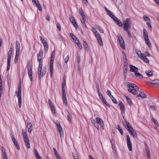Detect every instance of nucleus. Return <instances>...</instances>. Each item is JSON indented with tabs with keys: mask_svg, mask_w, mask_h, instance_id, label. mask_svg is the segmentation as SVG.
<instances>
[{
	"mask_svg": "<svg viewBox=\"0 0 159 159\" xmlns=\"http://www.w3.org/2000/svg\"><path fill=\"white\" fill-rule=\"evenodd\" d=\"M110 98H111V99L113 102L115 104H117L118 103V102L116 100L114 97L113 96H111Z\"/></svg>",
	"mask_w": 159,
	"mask_h": 159,
	"instance_id": "36",
	"label": "nucleus"
},
{
	"mask_svg": "<svg viewBox=\"0 0 159 159\" xmlns=\"http://www.w3.org/2000/svg\"><path fill=\"white\" fill-rule=\"evenodd\" d=\"M39 62V67L38 68V77L39 79L40 80L41 79V73H42V61H40Z\"/></svg>",
	"mask_w": 159,
	"mask_h": 159,
	"instance_id": "5",
	"label": "nucleus"
},
{
	"mask_svg": "<svg viewBox=\"0 0 159 159\" xmlns=\"http://www.w3.org/2000/svg\"><path fill=\"white\" fill-rule=\"evenodd\" d=\"M43 57H41L40 55H37V60L38 61H41Z\"/></svg>",
	"mask_w": 159,
	"mask_h": 159,
	"instance_id": "50",
	"label": "nucleus"
},
{
	"mask_svg": "<svg viewBox=\"0 0 159 159\" xmlns=\"http://www.w3.org/2000/svg\"><path fill=\"white\" fill-rule=\"evenodd\" d=\"M152 121L158 127L159 126L158 122L156 119L154 118H152Z\"/></svg>",
	"mask_w": 159,
	"mask_h": 159,
	"instance_id": "31",
	"label": "nucleus"
},
{
	"mask_svg": "<svg viewBox=\"0 0 159 159\" xmlns=\"http://www.w3.org/2000/svg\"><path fill=\"white\" fill-rule=\"evenodd\" d=\"M92 31L94 34L98 32L96 29L94 27H92Z\"/></svg>",
	"mask_w": 159,
	"mask_h": 159,
	"instance_id": "53",
	"label": "nucleus"
},
{
	"mask_svg": "<svg viewBox=\"0 0 159 159\" xmlns=\"http://www.w3.org/2000/svg\"><path fill=\"white\" fill-rule=\"evenodd\" d=\"M33 2L35 3V5L38 8L39 11H42V7L39 1L38 0H32Z\"/></svg>",
	"mask_w": 159,
	"mask_h": 159,
	"instance_id": "10",
	"label": "nucleus"
},
{
	"mask_svg": "<svg viewBox=\"0 0 159 159\" xmlns=\"http://www.w3.org/2000/svg\"><path fill=\"white\" fill-rule=\"evenodd\" d=\"M139 97H141L143 98H147V95L141 92H140L139 94L137 96V98H138Z\"/></svg>",
	"mask_w": 159,
	"mask_h": 159,
	"instance_id": "20",
	"label": "nucleus"
},
{
	"mask_svg": "<svg viewBox=\"0 0 159 159\" xmlns=\"http://www.w3.org/2000/svg\"><path fill=\"white\" fill-rule=\"evenodd\" d=\"M28 75L30 78L31 81L33 80V76L32 75V69L27 70Z\"/></svg>",
	"mask_w": 159,
	"mask_h": 159,
	"instance_id": "21",
	"label": "nucleus"
},
{
	"mask_svg": "<svg viewBox=\"0 0 159 159\" xmlns=\"http://www.w3.org/2000/svg\"><path fill=\"white\" fill-rule=\"evenodd\" d=\"M66 86V80H64L62 82V94L63 97V103L66 106L67 104L66 95L65 91V87Z\"/></svg>",
	"mask_w": 159,
	"mask_h": 159,
	"instance_id": "1",
	"label": "nucleus"
},
{
	"mask_svg": "<svg viewBox=\"0 0 159 159\" xmlns=\"http://www.w3.org/2000/svg\"><path fill=\"white\" fill-rule=\"evenodd\" d=\"M100 99L108 107H110V105L107 102L103 96Z\"/></svg>",
	"mask_w": 159,
	"mask_h": 159,
	"instance_id": "19",
	"label": "nucleus"
},
{
	"mask_svg": "<svg viewBox=\"0 0 159 159\" xmlns=\"http://www.w3.org/2000/svg\"><path fill=\"white\" fill-rule=\"evenodd\" d=\"M107 93L110 97V98L111 97V96H112V95L111 94V92L109 90H107Z\"/></svg>",
	"mask_w": 159,
	"mask_h": 159,
	"instance_id": "56",
	"label": "nucleus"
},
{
	"mask_svg": "<svg viewBox=\"0 0 159 159\" xmlns=\"http://www.w3.org/2000/svg\"><path fill=\"white\" fill-rule=\"evenodd\" d=\"M93 125L94 126L96 127L97 129L98 130L99 128V126L98 124L97 123H93Z\"/></svg>",
	"mask_w": 159,
	"mask_h": 159,
	"instance_id": "57",
	"label": "nucleus"
},
{
	"mask_svg": "<svg viewBox=\"0 0 159 159\" xmlns=\"http://www.w3.org/2000/svg\"><path fill=\"white\" fill-rule=\"evenodd\" d=\"M13 143L15 146L16 147L17 149L18 150H19L20 148L17 142V141H15V142H13Z\"/></svg>",
	"mask_w": 159,
	"mask_h": 159,
	"instance_id": "39",
	"label": "nucleus"
},
{
	"mask_svg": "<svg viewBox=\"0 0 159 159\" xmlns=\"http://www.w3.org/2000/svg\"><path fill=\"white\" fill-rule=\"evenodd\" d=\"M143 61L146 62L147 63H148L149 61L147 57H146L145 56L144 54L143 56L140 58Z\"/></svg>",
	"mask_w": 159,
	"mask_h": 159,
	"instance_id": "23",
	"label": "nucleus"
},
{
	"mask_svg": "<svg viewBox=\"0 0 159 159\" xmlns=\"http://www.w3.org/2000/svg\"><path fill=\"white\" fill-rule=\"evenodd\" d=\"M145 148L146 152V155L147 158H148V159H151L150 155V150L149 148L147 146V144L146 143L145 144Z\"/></svg>",
	"mask_w": 159,
	"mask_h": 159,
	"instance_id": "17",
	"label": "nucleus"
},
{
	"mask_svg": "<svg viewBox=\"0 0 159 159\" xmlns=\"http://www.w3.org/2000/svg\"><path fill=\"white\" fill-rule=\"evenodd\" d=\"M55 56V51L54 50L53 51H52L51 53V59H54V57Z\"/></svg>",
	"mask_w": 159,
	"mask_h": 159,
	"instance_id": "43",
	"label": "nucleus"
},
{
	"mask_svg": "<svg viewBox=\"0 0 159 159\" xmlns=\"http://www.w3.org/2000/svg\"><path fill=\"white\" fill-rule=\"evenodd\" d=\"M143 18L145 21L146 22H148L149 23V21H150V20L149 18L147 16H144Z\"/></svg>",
	"mask_w": 159,
	"mask_h": 159,
	"instance_id": "38",
	"label": "nucleus"
},
{
	"mask_svg": "<svg viewBox=\"0 0 159 159\" xmlns=\"http://www.w3.org/2000/svg\"><path fill=\"white\" fill-rule=\"evenodd\" d=\"M27 69V70L32 69L31 64L30 62H28Z\"/></svg>",
	"mask_w": 159,
	"mask_h": 159,
	"instance_id": "41",
	"label": "nucleus"
},
{
	"mask_svg": "<svg viewBox=\"0 0 159 159\" xmlns=\"http://www.w3.org/2000/svg\"><path fill=\"white\" fill-rule=\"evenodd\" d=\"M127 102L129 105H132V101L130 98L128 99Z\"/></svg>",
	"mask_w": 159,
	"mask_h": 159,
	"instance_id": "59",
	"label": "nucleus"
},
{
	"mask_svg": "<svg viewBox=\"0 0 159 159\" xmlns=\"http://www.w3.org/2000/svg\"><path fill=\"white\" fill-rule=\"evenodd\" d=\"M15 48L16 53H19L20 52V44L19 42L17 40L16 42Z\"/></svg>",
	"mask_w": 159,
	"mask_h": 159,
	"instance_id": "13",
	"label": "nucleus"
},
{
	"mask_svg": "<svg viewBox=\"0 0 159 159\" xmlns=\"http://www.w3.org/2000/svg\"><path fill=\"white\" fill-rule=\"evenodd\" d=\"M83 42L84 48L85 49V50L88 51L89 50L88 45L87 43L84 40H83Z\"/></svg>",
	"mask_w": 159,
	"mask_h": 159,
	"instance_id": "24",
	"label": "nucleus"
},
{
	"mask_svg": "<svg viewBox=\"0 0 159 159\" xmlns=\"http://www.w3.org/2000/svg\"><path fill=\"white\" fill-rule=\"evenodd\" d=\"M76 43L79 49H82V46L79 41Z\"/></svg>",
	"mask_w": 159,
	"mask_h": 159,
	"instance_id": "44",
	"label": "nucleus"
},
{
	"mask_svg": "<svg viewBox=\"0 0 159 159\" xmlns=\"http://www.w3.org/2000/svg\"><path fill=\"white\" fill-rule=\"evenodd\" d=\"M137 89H131L129 91H128L133 94H137L138 93Z\"/></svg>",
	"mask_w": 159,
	"mask_h": 159,
	"instance_id": "22",
	"label": "nucleus"
},
{
	"mask_svg": "<svg viewBox=\"0 0 159 159\" xmlns=\"http://www.w3.org/2000/svg\"><path fill=\"white\" fill-rule=\"evenodd\" d=\"M19 53H16L15 59V62H16V61H17L19 57Z\"/></svg>",
	"mask_w": 159,
	"mask_h": 159,
	"instance_id": "45",
	"label": "nucleus"
},
{
	"mask_svg": "<svg viewBox=\"0 0 159 159\" xmlns=\"http://www.w3.org/2000/svg\"><path fill=\"white\" fill-rule=\"evenodd\" d=\"M21 88H18V91L17 94V96H21Z\"/></svg>",
	"mask_w": 159,
	"mask_h": 159,
	"instance_id": "40",
	"label": "nucleus"
},
{
	"mask_svg": "<svg viewBox=\"0 0 159 159\" xmlns=\"http://www.w3.org/2000/svg\"><path fill=\"white\" fill-rule=\"evenodd\" d=\"M40 39L42 43H43L46 41L43 38H42L41 36L40 37Z\"/></svg>",
	"mask_w": 159,
	"mask_h": 159,
	"instance_id": "60",
	"label": "nucleus"
},
{
	"mask_svg": "<svg viewBox=\"0 0 159 159\" xmlns=\"http://www.w3.org/2000/svg\"><path fill=\"white\" fill-rule=\"evenodd\" d=\"M145 41H146V43L148 45L149 47L151 46V44L149 42V39H148V40H145Z\"/></svg>",
	"mask_w": 159,
	"mask_h": 159,
	"instance_id": "64",
	"label": "nucleus"
},
{
	"mask_svg": "<svg viewBox=\"0 0 159 159\" xmlns=\"http://www.w3.org/2000/svg\"><path fill=\"white\" fill-rule=\"evenodd\" d=\"M124 30L125 31L126 33L128 35L129 37H132V34L129 30V29Z\"/></svg>",
	"mask_w": 159,
	"mask_h": 159,
	"instance_id": "35",
	"label": "nucleus"
},
{
	"mask_svg": "<svg viewBox=\"0 0 159 159\" xmlns=\"http://www.w3.org/2000/svg\"><path fill=\"white\" fill-rule=\"evenodd\" d=\"M116 128L118 129L120 134L123 135V132L122 130V128L120 125H117L116 126Z\"/></svg>",
	"mask_w": 159,
	"mask_h": 159,
	"instance_id": "29",
	"label": "nucleus"
},
{
	"mask_svg": "<svg viewBox=\"0 0 159 159\" xmlns=\"http://www.w3.org/2000/svg\"><path fill=\"white\" fill-rule=\"evenodd\" d=\"M97 91L98 93L99 96L100 97V98H102V97H103V96L102 93H101V91L100 90V89L97 90Z\"/></svg>",
	"mask_w": 159,
	"mask_h": 159,
	"instance_id": "49",
	"label": "nucleus"
},
{
	"mask_svg": "<svg viewBox=\"0 0 159 159\" xmlns=\"http://www.w3.org/2000/svg\"><path fill=\"white\" fill-rule=\"evenodd\" d=\"M123 28L124 30L129 29L131 26V19L127 18L123 21Z\"/></svg>",
	"mask_w": 159,
	"mask_h": 159,
	"instance_id": "2",
	"label": "nucleus"
},
{
	"mask_svg": "<svg viewBox=\"0 0 159 159\" xmlns=\"http://www.w3.org/2000/svg\"><path fill=\"white\" fill-rule=\"evenodd\" d=\"M154 82L153 83H152V84L153 85H159V80H155L153 81Z\"/></svg>",
	"mask_w": 159,
	"mask_h": 159,
	"instance_id": "37",
	"label": "nucleus"
},
{
	"mask_svg": "<svg viewBox=\"0 0 159 159\" xmlns=\"http://www.w3.org/2000/svg\"><path fill=\"white\" fill-rule=\"evenodd\" d=\"M96 27L98 29L99 31L101 33H104L103 30L98 25H96Z\"/></svg>",
	"mask_w": 159,
	"mask_h": 159,
	"instance_id": "42",
	"label": "nucleus"
},
{
	"mask_svg": "<svg viewBox=\"0 0 159 159\" xmlns=\"http://www.w3.org/2000/svg\"><path fill=\"white\" fill-rule=\"evenodd\" d=\"M127 130L131 134L133 137H137V133L133 129H127Z\"/></svg>",
	"mask_w": 159,
	"mask_h": 159,
	"instance_id": "16",
	"label": "nucleus"
},
{
	"mask_svg": "<svg viewBox=\"0 0 159 159\" xmlns=\"http://www.w3.org/2000/svg\"><path fill=\"white\" fill-rule=\"evenodd\" d=\"M143 36L145 41L146 40H148V39H149L148 34L146 35H143Z\"/></svg>",
	"mask_w": 159,
	"mask_h": 159,
	"instance_id": "62",
	"label": "nucleus"
},
{
	"mask_svg": "<svg viewBox=\"0 0 159 159\" xmlns=\"http://www.w3.org/2000/svg\"><path fill=\"white\" fill-rule=\"evenodd\" d=\"M113 20L120 27L122 26L123 24L121 21L117 17H115L114 18H113Z\"/></svg>",
	"mask_w": 159,
	"mask_h": 159,
	"instance_id": "11",
	"label": "nucleus"
},
{
	"mask_svg": "<svg viewBox=\"0 0 159 159\" xmlns=\"http://www.w3.org/2000/svg\"><path fill=\"white\" fill-rule=\"evenodd\" d=\"M79 13H80V15L81 16H83L85 15L84 14V13L83 12V11L82 10H79Z\"/></svg>",
	"mask_w": 159,
	"mask_h": 159,
	"instance_id": "61",
	"label": "nucleus"
},
{
	"mask_svg": "<svg viewBox=\"0 0 159 159\" xmlns=\"http://www.w3.org/2000/svg\"><path fill=\"white\" fill-rule=\"evenodd\" d=\"M53 149L54 153H55V156L57 158V159H61V157H60V156H59L58 154L57 153L56 149L54 148H53Z\"/></svg>",
	"mask_w": 159,
	"mask_h": 159,
	"instance_id": "25",
	"label": "nucleus"
},
{
	"mask_svg": "<svg viewBox=\"0 0 159 159\" xmlns=\"http://www.w3.org/2000/svg\"><path fill=\"white\" fill-rule=\"evenodd\" d=\"M18 98V104L19 107V108H20L21 107V103H22V101H21V96H17Z\"/></svg>",
	"mask_w": 159,
	"mask_h": 159,
	"instance_id": "30",
	"label": "nucleus"
},
{
	"mask_svg": "<svg viewBox=\"0 0 159 159\" xmlns=\"http://www.w3.org/2000/svg\"><path fill=\"white\" fill-rule=\"evenodd\" d=\"M59 133L61 137H63L64 136V134L63 130L59 131Z\"/></svg>",
	"mask_w": 159,
	"mask_h": 159,
	"instance_id": "54",
	"label": "nucleus"
},
{
	"mask_svg": "<svg viewBox=\"0 0 159 159\" xmlns=\"http://www.w3.org/2000/svg\"><path fill=\"white\" fill-rule=\"evenodd\" d=\"M95 36L96 37L97 40L99 45L101 46H102L103 45L102 40L101 37L98 32L95 34Z\"/></svg>",
	"mask_w": 159,
	"mask_h": 159,
	"instance_id": "8",
	"label": "nucleus"
},
{
	"mask_svg": "<svg viewBox=\"0 0 159 159\" xmlns=\"http://www.w3.org/2000/svg\"><path fill=\"white\" fill-rule=\"evenodd\" d=\"M145 73L147 75L148 77H150L152 76V75L153 73L152 71L150 70H148L147 71H146Z\"/></svg>",
	"mask_w": 159,
	"mask_h": 159,
	"instance_id": "27",
	"label": "nucleus"
},
{
	"mask_svg": "<svg viewBox=\"0 0 159 159\" xmlns=\"http://www.w3.org/2000/svg\"><path fill=\"white\" fill-rule=\"evenodd\" d=\"M27 128H32V125L30 123H28L27 126Z\"/></svg>",
	"mask_w": 159,
	"mask_h": 159,
	"instance_id": "55",
	"label": "nucleus"
},
{
	"mask_svg": "<svg viewBox=\"0 0 159 159\" xmlns=\"http://www.w3.org/2000/svg\"><path fill=\"white\" fill-rule=\"evenodd\" d=\"M12 52V48H10V50L9 52V53H8L7 56V71H8L10 68L11 59V57Z\"/></svg>",
	"mask_w": 159,
	"mask_h": 159,
	"instance_id": "3",
	"label": "nucleus"
},
{
	"mask_svg": "<svg viewBox=\"0 0 159 159\" xmlns=\"http://www.w3.org/2000/svg\"><path fill=\"white\" fill-rule=\"evenodd\" d=\"M117 36L121 47L123 49L125 50V47L124 42L122 39L121 36L120 34H119Z\"/></svg>",
	"mask_w": 159,
	"mask_h": 159,
	"instance_id": "4",
	"label": "nucleus"
},
{
	"mask_svg": "<svg viewBox=\"0 0 159 159\" xmlns=\"http://www.w3.org/2000/svg\"><path fill=\"white\" fill-rule=\"evenodd\" d=\"M51 110H52V111L53 113V114H54V115H56V111H55V108H54V107H53L51 108Z\"/></svg>",
	"mask_w": 159,
	"mask_h": 159,
	"instance_id": "51",
	"label": "nucleus"
},
{
	"mask_svg": "<svg viewBox=\"0 0 159 159\" xmlns=\"http://www.w3.org/2000/svg\"><path fill=\"white\" fill-rule=\"evenodd\" d=\"M44 48V51L46 52L48 48V46L47 43L46 41L43 43Z\"/></svg>",
	"mask_w": 159,
	"mask_h": 159,
	"instance_id": "28",
	"label": "nucleus"
},
{
	"mask_svg": "<svg viewBox=\"0 0 159 159\" xmlns=\"http://www.w3.org/2000/svg\"><path fill=\"white\" fill-rule=\"evenodd\" d=\"M66 111L68 114V115H67L68 120L69 122H70L71 121L70 117L71 116V115L70 113V112L68 110H66Z\"/></svg>",
	"mask_w": 159,
	"mask_h": 159,
	"instance_id": "34",
	"label": "nucleus"
},
{
	"mask_svg": "<svg viewBox=\"0 0 159 159\" xmlns=\"http://www.w3.org/2000/svg\"><path fill=\"white\" fill-rule=\"evenodd\" d=\"M127 86L129 88V89H128V91L134 89H137L138 90L139 89L138 87L133 83L128 82Z\"/></svg>",
	"mask_w": 159,
	"mask_h": 159,
	"instance_id": "6",
	"label": "nucleus"
},
{
	"mask_svg": "<svg viewBox=\"0 0 159 159\" xmlns=\"http://www.w3.org/2000/svg\"><path fill=\"white\" fill-rule=\"evenodd\" d=\"M51 110H52V111L53 113V114H54V115H56V111H55V108H54V107H53L51 108Z\"/></svg>",
	"mask_w": 159,
	"mask_h": 159,
	"instance_id": "52",
	"label": "nucleus"
},
{
	"mask_svg": "<svg viewBox=\"0 0 159 159\" xmlns=\"http://www.w3.org/2000/svg\"><path fill=\"white\" fill-rule=\"evenodd\" d=\"M128 148L130 151H131L132 150V146L131 142L127 143Z\"/></svg>",
	"mask_w": 159,
	"mask_h": 159,
	"instance_id": "32",
	"label": "nucleus"
},
{
	"mask_svg": "<svg viewBox=\"0 0 159 159\" xmlns=\"http://www.w3.org/2000/svg\"><path fill=\"white\" fill-rule=\"evenodd\" d=\"M73 40L74 41V42H75V43H78L79 41L78 39L76 37V36H75V38H72Z\"/></svg>",
	"mask_w": 159,
	"mask_h": 159,
	"instance_id": "47",
	"label": "nucleus"
},
{
	"mask_svg": "<svg viewBox=\"0 0 159 159\" xmlns=\"http://www.w3.org/2000/svg\"><path fill=\"white\" fill-rule=\"evenodd\" d=\"M136 53L138 56V57L140 58L144 54L142 53L140 51L137 50L136 51Z\"/></svg>",
	"mask_w": 159,
	"mask_h": 159,
	"instance_id": "33",
	"label": "nucleus"
},
{
	"mask_svg": "<svg viewBox=\"0 0 159 159\" xmlns=\"http://www.w3.org/2000/svg\"><path fill=\"white\" fill-rule=\"evenodd\" d=\"M57 27L58 29L59 30V31H60L61 30V25H60V23H57Z\"/></svg>",
	"mask_w": 159,
	"mask_h": 159,
	"instance_id": "63",
	"label": "nucleus"
},
{
	"mask_svg": "<svg viewBox=\"0 0 159 159\" xmlns=\"http://www.w3.org/2000/svg\"><path fill=\"white\" fill-rule=\"evenodd\" d=\"M130 66V71L131 72H134L138 71V68L134 66L131 65H129Z\"/></svg>",
	"mask_w": 159,
	"mask_h": 159,
	"instance_id": "14",
	"label": "nucleus"
},
{
	"mask_svg": "<svg viewBox=\"0 0 159 159\" xmlns=\"http://www.w3.org/2000/svg\"><path fill=\"white\" fill-rule=\"evenodd\" d=\"M124 125L125 127H126V126H127V127L128 129H133L129 123L127 122L126 120H125V121L124 122Z\"/></svg>",
	"mask_w": 159,
	"mask_h": 159,
	"instance_id": "18",
	"label": "nucleus"
},
{
	"mask_svg": "<svg viewBox=\"0 0 159 159\" xmlns=\"http://www.w3.org/2000/svg\"><path fill=\"white\" fill-rule=\"evenodd\" d=\"M40 55L41 57H43V50L42 49H40L39 54H38L37 55L39 56Z\"/></svg>",
	"mask_w": 159,
	"mask_h": 159,
	"instance_id": "46",
	"label": "nucleus"
},
{
	"mask_svg": "<svg viewBox=\"0 0 159 159\" xmlns=\"http://www.w3.org/2000/svg\"><path fill=\"white\" fill-rule=\"evenodd\" d=\"M70 20L71 23L72 24L75 28H79L78 26L77 25L74 18L73 17L70 18Z\"/></svg>",
	"mask_w": 159,
	"mask_h": 159,
	"instance_id": "12",
	"label": "nucleus"
},
{
	"mask_svg": "<svg viewBox=\"0 0 159 159\" xmlns=\"http://www.w3.org/2000/svg\"><path fill=\"white\" fill-rule=\"evenodd\" d=\"M119 106L121 112L124 113L125 111V107L124 104L121 102H119Z\"/></svg>",
	"mask_w": 159,
	"mask_h": 159,
	"instance_id": "15",
	"label": "nucleus"
},
{
	"mask_svg": "<svg viewBox=\"0 0 159 159\" xmlns=\"http://www.w3.org/2000/svg\"><path fill=\"white\" fill-rule=\"evenodd\" d=\"M135 75L136 77H139L140 79H142L143 78L142 75L138 71H136V72H135Z\"/></svg>",
	"mask_w": 159,
	"mask_h": 159,
	"instance_id": "26",
	"label": "nucleus"
},
{
	"mask_svg": "<svg viewBox=\"0 0 159 159\" xmlns=\"http://www.w3.org/2000/svg\"><path fill=\"white\" fill-rule=\"evenodd\" d=\"M45 70H45L44 69H43V71L42 72V74H41V78L43 77L45 75V74L46 73V71Z\"/></svg>",
	"mask_w": 159,
	"mask_h": 159,
	"instance_id": "48",
	"label": "nucleus"
},
{
	"mask_svg": "<svg viewBox=\"0 0 159 159\" xmlns=\"http://www.w3.org/2000/svg\"><path fill=\"white\" fill-rule=\"evenodd\" d=\"M54 59H50V68H49V71L50 74L51 75V77H52L53 73V64L54 62Z\"/></svg>",
	"mask_w": 159,
	"mask_h": 159,
	"instance_id": "7",
	"label": "nucleus"
},
{
	"mask_svg": "<svg viewBox=\"0 0 159 159\" xmlns=\"http://www.w3.org/2000/svg\"><path fill=\"white\" fill-rule=\"evenodd\" d=\"M26 145V146L28 148H30V145L29 143V141L25 143Z\"/></svg>",
	"mask_w": 159,
	"mask_h": 159,
	"instance_id": "58",
	"label": "nucleus"
},
{
	"mask_svg": "<svg viewBox=\"0 0 159 159\" xmlns=\"http://www.w3.org/2000/svg\"><path fill=\"white\" fill-rule=\"evenodd\" d=\"M97 123L99 124L100 126L102 128V129H104L103 126L104 125V123L102 119L98 117H97L96 119Z\"/></svg>",
	"mask_w": 159,
	"mask_h": 159,
	"instance_id": "9",
	"label": "nucleus"
}]
</instances>
